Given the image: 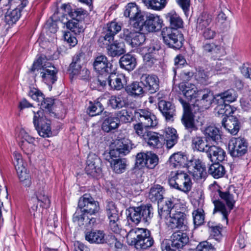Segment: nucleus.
<instances>
[{
	"label": "nucleus",
	"mask_w": 251,
	"mask_h": 251,
	"mask_svg": "<svg viewBox=\"0 0 251 251\" xmlns=\"http://www.w3.org/2000/svg\"><path fill=\"white\" fill-rule=\"evenodd\" d=\"M9 3L14 7V9L6 12L4 20L7 24L12 25L20 17L21 11L26 6L27 0H9Z\"/></svg>",
	"instance_id": "11"
},
{
	"label": "nucleus",
	"mask_w": 251,
	"mask_h": 251,
	"mask_svg": "<svg viewBox=\"0 0 251 251\" xmlns=\"http://www.w3.org/2000/svg\"><path fill=\"white\" fill-rule=\"evenodd\" d=\"M196 249L197 251H216L212 244L207 241L200 242Z\"/></svg>",
	"instance_id": "62"
},
{
	"label": "nucleus",
	"mask_w": 251,
	"mask_h": 251,
	"mask_svg": "<svg viewBox=\"0 0 251 251\" xmlns=\"http://www.w3.org/2000/svg\"><path fill=\"white\" fill-rule=\"evenodd\" d=\"M152 209L149 205L130 207L126 212L127 221L135 225L141 222L148 224L152 217Z\"/></svg>",
	"instance_id": "5"
},
{
	"label": "nucleus",
	"mask_w": 251,
	"mask_h": 251,
	"mask_svg": "<svg viewBox=\"0 0 251 251\" xmlns=\"http://www.w3.org/2000/svg\"><path fill=\"white\" fill-rule=\"evenodd\" d=\"M121 29V24L115 22H112L107 25V27L104 32L109 34V35H111L114 38L115 35L119 32Z\"/></svg>",
	"instance_id": "58"
},
{
	"label": "nucleus",
	"mask_w": 251,
	"mask_h": 251,
	"mask_svg": "<svg viewBox=\"0 0 251 251\" xmlns=\"http://www.w3.org/2000/svg\"><path fill=\"white\" fill-rule=\"evenodd\" d=\"M166 20L169 22V28L176 29L182 27L183 21L180 16L175 11H171L165 15Z\"/></svg>",
	"instance_id": "35"
},
{
	"label": "nucleus",
	"mask_w": 251,
	"mask_h": 251,
	"mask_svg": "<svg viewBox=\"0 0 251 251\" xmlns=\"http://www.w3.org/2000/svg\"><path fill=\"white\" fill-rule=\"evenodd\" d=\"M111 157V160L109 161L111 167L113 171L117 174H121L123 173L126 168V161L124 159L121 158H113Z\"/></svg>",
	"instance_id": "48"
},
{
	"label": "nucleus",
	"mask_w": 251,
	"mask_h": 251,
	"mask_svg": "<svg viewBox=\"0 0 251 251\" xmlns=\"http://www.w3.org/2000/svg\"><path fill=\"white\" fill-rule=\"evenodd\" d=\"M119 116L122 120L127 123L132 120L134 115H133L130 109H123L120 112Z\"/></svg>",
	"instance_id": "64"
},
{
	"label": "nucleus",
	"mask_w": 251,
	"mask_h": 251,
	"mask_svg": "<svg viewBox=\"0 0 251 251\" xmlns=\"http://www.w3.org/2000/svg\"><path fill=\"white\" fill-rule=\"evenodd\" d=\"M45 187V184L43 181L37 182L32 190L35 197L32 199L33 201L39 203L41 207L48 208L50 206V200L44 191Z\"/></svg>",
	"instance_id": "18"
},
{
	"label": "nucleus",
	"mask_w": 251,
	"mask_h": 251,
	"mask_svg": "<svg viewBox=\"0 0 251 251\" xmlns=\"http://www.w3.org/2000/svg\"><path fill=\"white\" fill-rule=\"evenodd\" d=\"M141 23L136 29L143 32H156L160 30L163 21L157 15L149 13L142 18Z\"/></svg>",
	"instance_id": "9"
},
{
	"label": "nucleus",
	"mask_w": 251,
	"mask_h": 251,
	"mask_svg": "<svg viewBox=\"0 0 251 251\" xmlns=\"http://www.w3.org/2000/svg\"><path fill=\"white\" fill-rule=\"evenodd\" d=\"M160 47L157 41H152L149 45L143 48H138L137 52L140 53H153L159 50Z\"/></svg>",
	"instance_id": "55"
},
{
	"label": "nucleus",
	"mask_w": 251,
	"mask_h": 251,
	"mask_svg": "<svg viewBox=\"0 0 251 251\" xmlns=\"http://www.w3.org/2000/svg\"><path fill=\"white\" fill-rule=\"evenodd\" d=\"M119 63L121 68L130 71L135 68L136 65V59L132 55L126 54L120 58Z\"/></svg>",
	"instance_id": "37"
},
{
	"label": "nucleus",
	"mask_w": 251,
	"mask_h": 251,
	"mask_svg": "<svg viewBox=\"0 0 251 251\" xmlns=\"http://www.w3.org/2000/svg\"><path fill=\"white\" fill-rule=\"evenodd\" d=\"M234 191L233 188V191H231V188L224 192L219 190V196L223 201L218 200L213 201L214 205L213 213L220 212L223 215V220L226 221V225L228 223V216L234 208L237 198Z\"/></svg>",
	"instance_id": "3"
},
{
	"label": "nucleus",
	"mask_w": 251,
	"mask_h": 251,
	"mask_svg": "<svg viewBox=\"0 0 251 251\" xmlns=\"http://www.w3.org/2000/svg\"><path fill=\"white\" fill-rule=\"evenodd\" d=\"M164 42L169 47L179 50L183 46L184 37L180 31L169 28H164L161 32Z\"/></svg>",
	"instance_id": "7"
},
{
	"label": "nucleus",
	"mask_w": 251,
	"mask_h": 251,
	"mask_svg": "<svg viewBox=\"0 0 251 251\" xmlns=\"http://www.w3.org/2000/svg\"><path fill=\"white\" fill-rule=\"evenodd\" d=\"M169 164L171 168L185 167L188 165L187 157L183 152L174 153L169 158Z\"/></svg>",
	"instance_id": "31"
},
{
	"label": "nucleus",
	"mask_w": 251,
	"mask_h": 251,
	"mask_svg": "<svg viewBox=\"0 0 251 251\" xmlns=\"http://www.w3.org/2000/svg\"><path fill=\"white\" fill-rule=\"evenodd\" d=\"M100 159L94 153H89L86 160L85 168L86 174L93 177H97L101 173Z\"/></svg>",
	"instance_id": "20"
},
{
	"label": "nucleus",
	"mask_w": 251,
	"mask_h": 251,
	"mask_svg": "<svg viewBox=\"0 0 251 251\" xmlns=\"http://www.w3.org/2000/svg\"><path fill=\"white\" fill-rule=\"evenodd\" d=\"M158 208L160 218L166 220L169 227L172 229H186V215L183 212L178 210L173 198L163 199L158 204Z\"/></svg>",
	"instance_id": "2"
},
{
	"label": "nucleus",
	"mask_w": 251,
	"mask_h": 251,
	"mask_svg": "<svg viewBox=\"0 0 251 251\" xmlns=\"http://www.w3.org/2000/svg\"><path fill=\"white\" fill-rule=\"evenodd\" d=\"M144 137V140L150 147L159 148L162 146L163 142V136L161 135L156 132L150 131Z\"/></svg>",
	"instance_id": "33"
},
{
	"label": "nucleus",
	"mask_w": 251,
	"mask_h": 251,
	"mask_svg": "<svg viewBox=\"0 0 251 251\" xmlns=\"http://www.w3.org/2000/svg\"><path fill=\"white\" fill-rule=\"evenodd\" d=\"M134 118L143 124L145 127L155 126L158 121L156 116L147 109H138L134 111Z\"/></svg>",
	"instance_id": "14"
},
{
	"label": "nucleus",
	"mask_w": 251,
	"mask_h": 251,
	"mask_svg": "<svg viewBox=\"0 0 251 251\" xmlns=\"http://www.w3.org/2000/svg\"><path fill=\"white\" fill-rule=\"evenodd\" d=\"M195 168L194 175L196 176L197 179H202L206 176V166L201 160L199 158L191 159L190 161Z\"/></svg>",
	"instance_id": "39"
},
{
	"label": "nucleus",
	"mask_w": 251,
	"mask_h": 251,
	"mask_svg": "<svg viewBox=\"0 0 251 251\" xmlns=\"http://www.w3.org/2000/svg\"><path fill=\"white\" fill-rule=\"evenodd\" d=\"M106 212L109 220H119V215L115 203L112 201L107 202L106 206Z\"/></svg>",
	"instance_id": "52"
},
{
	"label": "nucleus",
	"mask_w": 251,
	"mask_h": 251,
	"mask_svg": "<svg viewBox=\"0 0 251 251\" xmlns=\"http://www.w3.org/2000/svg\"><path fill=\"white\" fill-rule=\"evenodd\" d=\"M171 245L177 249L182 248L189 241V237L185 232L180 231L174 232L171 236Z\"/></svg>",
	"instance_id": "30"
},
{
	"label": "nucleus",
	"mask_w": 251,
	"mask_h": 251,
	"mask_svg": "<svg viewBox=\"0 0 251 251\" xmlns=\"http://www.w3.org/2000/svg\"><path fill=\"white\" fill-rule=\"evenodd\" d=\"M131 142L127 138H124L115 142V147L109 152L111 157H121L128 154L132 149Z\"/></svg>",
	"instance_id": "17"
},
{
	"label": "nucleus",
	"mask_w": 251,
	"mask_h": 251,
	"mask_svg": "<svg viewBox=\"0 0 251 251\" xmlns=\"http://www.w3.org/2000/svg\"><path fill=\"white\" fill-rule=\"evenodd\" d=\"M208 172L215 178H221L226 173L225 167L219 162L211 164L209 167Z\"/></svg>",
	"instance_id": "47"
},
{
	"label": "nucleus",
	"mask_w": 251,
	"mask_h": 251,
	"mask_svg": "<svg viewBox=\"0 0 251 251\" xmlns=\"http://www.w3.org/2000/svg\"><path fill=\"white\" fill-rule=\"evenodd\" d=\"M169 184L171 187L187 194L192 189V182L190 176L186 173L177 172L169 179Z\"/></svg>",
	"instance_id": "8"
},
{
	"label": "nucleus",
	"mask_w": 251,
	"mask_h": 251,
	"mask_svg": "<svg viewBox=\"0 0 251 251\" xmlns=\"http://www.w3.org/2000/svg\"><path fill=\"white\" fill-rule=\"evenodd\" d=\"M196 98L199 99L198 100L205 109L209 108L213 102H215V96L209 89L206 88L198 90Z\"/></svg>",
	"instance_id": "26"
},
{
	"label": "nucleus",
	"mask_w": 251,
	"mask_h": 251,
	"mask_svg": "<svg viewBox=\"0 0 251 251\" xmlns=\"http://www.w3.org/2000/svg\"><path fill=\"white\" fill-rule=\"evenodd\" d=\"M107 51L108 55L111 57L119 56L126 52L124 44L122 42L113 40L107 48Z\"/></svg>",
	"instance_id": "38"
},
{
	"label": "nucleus",
	"mask_w": 251,
	"mask_h": 251,
	"mask_svg": "<svg viewBox=\"0 0 251 251\" xmlns=\"http://www.w3.org/2000/svg\"><path fill=\"white\" fill-rule=\"evenodd\" d=\"M121 37L133 48L141 46L146 40V36L144 33L126 28L123 29Z\"/></svg>",
	"instance_id": "15"
},
{
	"label": "nucleus",
	"mask_w": 251,
	"mask_h": 251,
	"mask_svg": "<svg viewBox=\"0 0 251 251\" xmlns=\"http://www.w3.org/2000/svg\"><path fill=\"white\" fill-rule=\"evenodd\" d=\"M78 207L82 212L86 213L90 216L96 214L100 210L99 202L88 194H85L79 198Z\"/></svg>",
	"instance_id": "13"
},
{
	"label": "nucleus",
	"mask_w": 251,
	"mask_h": 251,
	"mask_svg": "<svg viewBox=\"0 0 251 251\" xmlns=\"http://www.w3.org/2000/svg\"><path fill=\"white\" fill-rule=\"evenodd\" d=\"M143 84L139 82H134L126 87V91L128 95L133 97H142L145 92Z\"/></svg>",
	"instance_id": "40"
},
{
	"label": "nucleus",
	"mask_w": 251,
	"mask_h": 251,
	"mask_svg": "<svg viewBox=\"0 0 251 251\" xmlns=\"http://www.w3.org/2000/svg\"><path fill=\"white\" fill-rule=\"evenodd\" d=\"M124 16L129 18L130 24L136 29L139 27L144 14L134 3H129L126 6Z\"/></svg>",
	"instance_id": "16"
},
{
	"label": "nucleus",
	"mask_w": 251,
	"mask_h": 251,
	"mask_svg": "<svg viewBox=\"0 0 251 251\" xmlns=\"http://www.w3.org/2000/svg\"><path fill=\"white\" fill-rule=\"evenodd\" d=\"M178 136L176 135V130L174 128L168 127L166 130L165 138L163 141H166V147L168 149H171L177 142Z\"/></svg>",
	"instance_id": "43"
},
{
	"label": "nucleus",
	"mask_w": 251,
	"mask_h": 251,
	"mask_svg": "<svg viewBox=\"0 0 251 251\" xmlns=\"http://www.w3.org/2000/svg\"><path fill=\"white\" fill-rule=\"evenodd\" d=\"M93 67L98 74L97 81L101 86H105L106 76L115 71L113 65L108 61L106 56L100 55L96 57L93 62Z\"/></svg>",
	"instance_id": "6"
},
{
	"label": "nucleus",
	"mask_w": 251,
	"mask_h": 251,
	"mask_svg": "<svg viewBox=\"0 0 251 251\" xmlns=\"http://www.w3.org/2000/svg\"><path fill=\"white\" fill-rule=\"evenodd\" d=\"M36 70H42L40 72L42 80L49 86L57 80V71L56 68L53 66L50 67L49 68H44L42 65L41 60L40 59L34 62L30 69L31 72H34Z\"/></svg>",
	"instance_id": "10"
},
{
	"label": "nucleus",
	"mask_w": 251,
	"mask_h": 251,
	"mask_svg": "<svg viewBox=\"0 0 251 251\" xmlns=\"http://www.w3.org/2000/svg\"><path fill=\"white\" fill-rule=\"evenodd\" d=\"M206 153L210 160L215 162H222L226 156V152L223 149L214 145H210Z\"/></svg>",
	"instance_id": "27"
},
{
	"label": "nucleus",
	"mask_w": 251,
	"mask_h": 251,
	"mask_svg": "<svg viewBox=\"0 0 251 251\" xmlns=\"http://www.w3.org/2000/svg\"><path fill=\"white\" fill-rule=\"evenodd\" d=\"M16 171L20 181L25 186L29 187L31 184V177L29 172L24 166L17 167Z\"/></svg>",
	"instance_id": "46"
},
{
	"label": "nucleus",
	"mask_w": 251,
	"mask_h": 251,
	"mask_svg": "<svg viewBox=\"0 0 251 251\" xmlns=\"http://www.w3.org/2000/svg\"><path fill=\"white\" fill-rule=\"evenodd\" d=\"M61 8L72 18L73 20L80 21L84 18L86 11L82 8H73L70 4H63Z\"/></svg>",
	"instance_id": "29"
},
{
	"label": "nucleus",
	"mask_w": 251,
	"mask_h": 251,
	"mask_svg": "<svg viewBox=\"0 0 251 251\" xmlns=\"http://www.w3.org/2000/svg\"><path fill=\"white\" fill-rule=\"evenodd\" d=\"M195 117L194 114L191 110H185L181 118V122L185 129L190 133L198 129V122L195 119Z\"/></svg>",
	"instance_id": "23"
},
{
	"label": "nucleus",
	"mask_w": 251,
	"mask_h": 251,
	"mask_svg": "<svg viewBox=\"0 0 251 251\" xmlns=\"http://www.w3.org/2000/svg\"><path fill=\"white\" fill-rule=\"evenodd\" d=\"M105 234L102 230H95L87 232L85 239L91 243L103 244L105 242Z\"/></svg>",
	"instance_id": "41"
},
{
	"label": "nucleus",
	"mask_w": 251,
	"mask_h": 251,
	"mask_svg": "<svg viewBox=\"0 0 251 251\" xmlns=\"http://www.w3.org/2000/svg\"><path fill=\"white\" fill-rule=\"evenodd\" d=\"M162 94H157V97L159 100L158 102V108L166 121L173 120L176 114L175 106L171 102L161 99Z\"/></svg>",
	"instance_id": "21"
},
{
	"label": "nucleus",
	"mask_w": 251,
	"mask_h": 251,
	"mask_svg": "<svg viewBox=\"0 0 251 251\" xmlns=\"http://www.w3.org/2000/svg\"><path fill=\"white\" fill-rule=\"evenodd\" d=\"M80 211V213L78 210L75 212L73 216V220L74 222H77L79 226L83 225L86 226L88 214L82 212L81 210Z\"/></svg>",
	"instance_id": "60"
},
{
	"label": "nucleus",
	"mask_w": 251,
	"mask_h": 251,
	"mask_svg": "<svg viewBox=\"0 0 251 251\" xmlns=\"http://www.w3.org/2000/svg\"><path fill=\"white\" fill-rule=\"evenodd\" d=\"M69 71L73 75H80L81 73L85 72L86 75H89V71L87 69L82 70V66L80 64L74 63L73 64L72 62L69 66Z\"/></svg>",
	"instance_id": "61"
},
{
	"label": "nucleus",
	"mask_w": 251,
	"mask_h": 251,
	"mask_svg": "<svg viewBox=\"0 0 251 251\" xmlns=\"http://www.w3.org/2000/svg\"><path fill=\"white\" fill-rule=\"evenodd\" d=\"M28 95L33 100L41 101L42 110L34 112L33 123L39 135L43 137H49L52 135L50 118L55 117V113L52 110L54 99L45 98L43 94L38 89H33L29 92Z\"/></svg>",
	"instance_id": "1"
},
{
	"label": "nucleus",
	"mask_w": 251,
	"mask_h": 251,
	"mask_svg": "<svg viewBox=\"0 0 251 251\" xmlns=\"http://www.w3.org/2000/svg\"><path fill=\"white\" fill-rule=\"evenodd\" d=\"M204 211L202 209L198 208L193 212L194 224L195 226L201 225L204 223Z\"/></svg>",
	"instance_id": "59"
},
{
	"label": "nucleus",
	"mask_w": 251,
	"mask_h": 251,
	"mask_svg": "<svg viewBox=\"0 0 251 251\" xmlns=\"http://www.w3.org/2000/svg\"><path fill=\"white\" fill-rule=\"evenodd\" d=\"M107 103L114 109L122 108L128 104L126 98L122 94L111 96Z\"/></svg>",
	"instance_id": "34"
},
{
	"label": "nucleus",
	"mask_w": 251,
	"mask_h": 251,
	"mask_svg": "<svg viewBox=\"0 0 251 251\" xmlns=\"http://www.w3.org/2000/svg\"><path fill=\"white\" fill-rule=\"evenodd\" d=\"M212 20L211 15L206 13H202L198 18L196 29L198 32L202 31V30L209 25Z\"/></svg>",
	"instance_id": "42"
},
{
	"label": "nucleus",
	"mask_w": 251,
	"mask_h": 251,
	"mask_svg": "<svg viewBox=\"0 0 251 251\" xmlns=\"http://www.w3.org/2000/svg\"><path fill=\"white\" fill-rule=\"evenodd\" d=\"M144 89L150 94H154L159 90V80L157 76L144 74L141 77Z\"/></svg>",
	"instance_id": "22"
},
{
	"label": "nucleus",
	"mask_w": 251,
	"mask_h": 251,
	"mask_svg": "<svg viewBox=\"0 0 251 251\" xmlns=\"http://www.w3.org/2000/svg\"><path fill=\"white\" fill-rule=\"evenodd\" d=\"M158 157L151 151L139 152L136 155L135 166L139 169L144 167L152 169L157 165Z\"/></svg>",
	"instance_id": "12"
},
{
	"label": "nucleus",
	"mask_w": 251,
	"mask_h": 251,
	"mask_svg": "<svg viewBox=\"0 0 251 251\" xmlns=\"http://www.w3.org/2000/svg\"><path fill=\"white\" fill-rule=\"evenodd\" d=\"M144 126V125L140 123L136 124L133 126V128L135 133L143 139L145 138L144 136L147 135L148 133L150 132Z\"/></svg>",
	"instance_id": "63"
},
{
	"label": "nucleus",
	"mask_w": 251,
	"mask_h": 251,
	"mask_svg": "<svg viewBox=\"0 0 251 251\" xmlns=\"http://www.w3.org/2000/svg\"><path fill=\"white\" fill-rule=\"evenodd\" d=\"M103 109V107L100 102L98 101L93 103L90 101V105L87 108V112L90 116H95L101 113Z\"/></svg>",
	"instance_id": "54"
},
{
	"label": "nucleus",
	"mask_w": 251,
	"mask_h": 251,
	"mask_svg": "<svg viewBox=\"0 0 251 251\" xmlns=\"http://www.w3.org/2000/svg\"><path fill=\"white\" fill-rule=\"evenodd\" d=\"M222 124L223 126L232 135L237 134L240 129V123L238 119L233 116L224 117Z\"/></svg>",
	"instance_id": "28"
},
{
	"label": "nucleus",
	"mask_w": 251,
	"mask_h": 251,
	"mask_svg": "<svg viewBox=\"0 0 251 251\" xmlns=\"http://www.w3.org/2000/svg\"><path fill=\"white\" fill-rule=\"evenodd\" d=\"M209 75L210 74L208 71L200 68L196 70L194 76L198 83L207 85L209 83Z\"/></svg>",
	"instance_id": "49"
},
{
	"label": "nucleus",
	"mask_w": 251,
	"mask_h": 251,
	"mask_svg": "<svg viewBox=\"0 0 251 251\" xmlns=\"http://www.w3.org/2000/svg\"><path fill=\"white\" fill-rule=\"evenodd\" d=\"M192 146L198 151L206 152L210 145L205 144L202 137L196 136L192 138Z\"/></svg>",
	"instance_id": "50"
},
{
	"label": "nucleus",
	"mask_w": 251,
	"mask_h": 251,
	"mask_svg": "<svg viewBox=\"0 0 251 251\" xmlns=\"http://www.w3.org/2000/svg\"><path fill=\"white\" fill-rule=\"evenodd\" d=\"M214 103L217 104L216 108L219 114L223 115L225 117H228V115H230L231 113H233V110L229 104L226 103H220L215 100H214Z\"/></svg>",
	"instance_id": "57"
},
{
	"label": "nucleus",
	"mask_w": 251,
	"mask_h": 251,
	"mask_svg": "<svg viewBox=\"0 0 251 251\" xmlns=\"http://www.w3.org/2000/svg\"><path fill=\"white\" fill-rule=\"evenodd\" d=\"M143 2L148 8L159 10L165 6L167 0H143Z\"/></svg>",
	"instance_id": "51"
},
{
	"label": "nucleus",
	"mask_w": 251,
	"mask_h": 251,
	"mask_svg": "<svg viewBox=\"0 0 251 251\" xmlns=\"http://www.w3.org/2000/svg\"><path fill=\"white\" fill-rule=\"evenodd\" d=\"M237 94L233 89H228L215 96V100L218 103L232 102L236 100Z\"/></svg>",
	"instance_id": "32"
},
{
	"label": "nucleus",
	"mask_w": 251,
	"mask_h": 251,
	"mask_svg": "<svg viewBox=\"0 0 251 251\" xmlns=\"http://www.w3.org/2000/svg\"><path fill=\"white\" fill-rule=\"evenodd\" d=\"M204 134L207 140L218 142L221 139V132L214 126H209L205 128Z\"/></svg>",
	"instance_id": "44"
},
{
	"label": "nucleus",
	"mask_w": 251,
	"mask_h": 251,
	"mask_svg": "<svg viewBox=\"0 0 251 251\" xmlns=\"http://www.w3.org/2000/svg\"><path fill=\"white\" fill-rule=\"evenodd\" d=\"M106 78V84L108 83L112 89L120 90L124 87L125 77L123 75L116 74L113 72L107 75Z\"/></svg>",
	"instance_id": "24"
},
{
	"label": "nucleus",
	"mask_w": 251,
	"mask_h": 251,
	"mask_svg": "<svg viewBox=\"0 0 251 251\" xmlns=\"http://www.w3.org/2000/svg\"><path fill=\"white\" fill-rule=\"evenodd\" d=\"M126 238L128 242L137 249H147L151 247L154 243L150 231L146 228H132L127 233Z\"/></svg>",
	"instance_id": "4"
},
{
	"label": "nucleus",
	"mask_w": 251,
	"mask_h": 251,
	"mask_svg": "<svg viewBox=\"0 0 251 251\" xmlns=\"http://www.w3.org/2000/svg\"><path fill=\"white\" fill-rule=\"evenodd\" d=\"M165 190L162 186L156 184L152 186L149 194V198L153 202H157L158 204L164 199V194Z\"/></svg>",
	"instance_id": "36"
},
{
	"label": "nucleus",
	"mask_w": 251,
	"mask_h": 251,
	"mask_svg": "<svg viewBox=\"0 0 251 251\" xmlns=\"http://www.w3.org/2000/svg\"><path fill=\"white\" fill-rule=\"evenodd\" d=\"M103 114L105 115V117L101 125L102 130L109 132L119 127L120 122L118 118L113 116L112 114L106 111Z\"/></svg>",
	"instance_id": "25"
},
{
	"label": "nucleus",
	"mask_w": 251,
	"mask_h": 251,
	"mask_svg": "<svg viewBox=\"0 0 251 251\" xmlns=\"http://www.w3.org/2000/svg\"><path fill=\"white\" fill-rule=\"evenodd\" d=\"M102 33L103 34L98 40V44L101 48H107L112 43L114 38L104 31Z\"/></svg>",
	"instance_id": "56"
},
{
	"label": "nucleus",
	"mask_w": 251,
	"mask_h": 251,
	"mask_svg": "<svg viewBox=\"0 0 251 251\" xmlns=\"http://www.w3.org/2000/svg\"><path fill=\"white\" fill-rule=\"evenodd\" d=\"M181 87L182 93L188 100L196 98L198 90L194 84L187 82L182 84Z\"/></svg>",
	"instance_id": "45"
},
{
	"label": "nucleus",
	"mask_w": 251,
	"mask_h": 251,
	"mask_svg": "<svg viewBox=\"0 0 251 251\" xmlns=\"http://www.w3.org/2000/svg\"><path fill=\"white\" fill-rule=\"evenodd\" d=\"M228 150L233 157H239L247 151V143L244 138H233L228 143Z\"/></svg>",
	"instance_id": "19"
},
{
	"label": "nucleus",
	"mask_w": 251,
	"mask_h": 251,
	"mask_svg": "<svg viewBox=\"0 0 251 251\" xmlns=\"http://www.w3.org/2000/svg\"><path fill=\"white\" fill-rule=\"evenodd\" d=\"M66 25L67 28L75 34H79L83 31V27L78 21L69 20Z\"/></svg>",
	"instance_id": "53"
}]
</instances>
